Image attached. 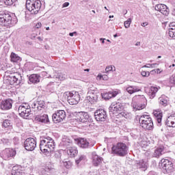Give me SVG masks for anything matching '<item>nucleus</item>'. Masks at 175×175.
<instances>
[{"mask_svg": "<svg viewBox=\"0 0 175 175\" xmlns=\"http://www.w3.org/2000/svg\"><path fill=\"white\" fill-rule=\"evenodd\" d=\"M69 105H77L80 102V94L77 92H69L67 96Z\"/></svg>", "mask_w": 175, "mask_h": 175, "instance_id": "11", "label": "nucleus"}, {"mask_svg": "<svg viewBox=\"0 0 175 175\" xmlns=\"http://www.w3.org/2000/svg\"><path fill=\"white\" fill-rule=\"evenodd\" d=\"M155 10L157 12H161L164 16H167L169 14V8L165 4H157L155 6Z\"/></svg>", "mask_w": 175, "mask_h": 175, "instance_id": "20", "label": "nucleus"}, {"mask_svg": "<svg viewBox=\"0 0 175 175\" xmlns=\"http://www.w3.org/2000/svg\"><path fill=\"white\" fill-rule=\"evenodd\" d=\"M109 79V77H107V75H103V80H108Z\"/></svg>", "mask_w": 175, "mask_h": 175, "instance_id": "53", "label": "nucleus"}, {"mask_svg": "<svg viewBox=\"0 0 175 175\" xmlns=\"http://www.w3.org/2000/svg\"><path fill=\"white\" fill-rule=\"evenodd\" d=\"M172 66L173 68H174L175 64H172V65L169 66V68H172Z\"/></svg>", "mask_w": 175, "mask_h": 175, "instance_id": "60", "label": "nucleus"}, {"mask_svg": "<svg viewBox=\"0 0 175 175\" xmlns=\"http://www.w3.org/2000/svg\"><path fill=\"white\" fill-rule=\"evenodd\" d=\"M35 121H37V122H42V124H49L50 123V119H49V115H47V114H42V115L36 116Z\"/></svg>", "mask_w": 175, "mask_h": 175, "instance_id": "19", "label": "nucleus"}, {"mask_svg": "<svg viewBox=\"0 0 175 175\" xmlns=\"http://www.w3.org/2000/svg\"><path fill=\"white\" fill-rule=\"evenodd\" d=\"M102 161H103V159H102L100 157L96 154L93 155L92 163L94 166H99V165L102 163Z\"/></svg>", "mask_w": 175, "mask_h": 175, "instance_id": "32", "label": "nucleus"}, {"mask_svg": "<svg viewBox=\"0 0 175 175\" xmlns=\"http://www.w3.org/2000/svg\"><path fill=\"white\" fill-rule=\"evenodd\" d=\"M18 111L21 117H28L31 114V106L27 103H23L19 106Z\"/></svg>", "mask_w": 175, "mask_h": 175, "instance_id": "12", "label": "nucleus"}, {"mask_svg": "<svg viewBox=\"0 0 175 175\" xmlns=\"http://www.w3.org/2000/svg\"><path fill=\"white\" fill-rule=\"evenodd\" d=\"M47 72H46V71H43L42 72V76H46V74Z\"/></svg>", "mask_w": 175, "mask_h": 175, "instance_id": "58", "label": "nucleus"}, {"mask_svg": "<svg viewBox=\"0 0 175 175\" xmlns=\"http://www.w3.org/2000/svg\"><path fill=\"white\" fill-rule=\"evenodd\" d=\"M112 94H111V96H113V98H116L117 95H118V91H113L111 92Z\"/></svg>", "mask_w": 175, "mask_h": 175, "instance_id": "49", "label": "nucleus"}, {"mask_svg": "<svg viewBox=\"0 0 175 175\" xmlns=\"http://www.w3.org/2000/svg\"><path fill=\"white\" fill-rule=\"evenodd\" d=\"M16 154V152L15 150L12 148H6L3 151V158L5 161H8L9 159H11V158H13Z\"/></svg>", "mask_w": 175, "mask_h": 175, "instance_id": "17", "label": "nucleus"}, {"mask_svg": "<svg viewBox=\"0 0 175 175\" xmlns=\"http://www.w3.org/2000/svg\"><path fill=\"white\" fill-rule=\"evenodd\" d=\"M159 104L161 105V106L166 107L169 103V98H167V96H166L165 95L163 94L161 97L159 98Z\"/></svg>", "mask_w": 175, "mask_h": 175, "instance_id": "31", "label": "nucleus"}, {"mask_svg": "<svg viewBox=\"0 0 175 175\" xmlns=\"http://www.w3.org/2000/svg\"><path fill=\"white\" fill-rule=\"evenodd\" d=\"M153 114L154 117H156V120L159 124L158 125L160 126V125H161V123L162 122V116H163L162 111H161V110L159 109L154 110L153 111Z\"/></svg>", "mask_w": 175, "mask_h": 175, "instance_id": "29", "label": "nucleus"}, {"mask_svg": "<svg viewBox=\"0 0 175 175\" xmlns=\"http://www.w3.org/2000/svg\"><path fill=\"white\" fill-rule=\"evenodd\" d=\"M124 28H129L131 27V24H132V18H129L127 21H124Z\"/></svg>", "mask_w": 175, "mask_h": 175, "instance_id": "40", "label": "nucleus"}, {"mask_svg": "<svg viewBox=\"0 0 175 175\" xmlns=\"http://www.w3.org/2000/svg\"><path fill=\"white\" fill-rule=\"evenodd\" d=\"M5 5L8 6H12L17 0H3Z\"/></svg>", "mask_w": 175, "mask_h": 175, "instance_id": "42", "label": "nucleus"}, {"mask_svg": "<svg viewBox=\"0 0 175 175\" xmlns=\"http://www.w3.org/2000/svg\"><path fill=\"white\" fill-rule=\"evenodd\" d=\"M150 72H147V71H142L141 75L143 76V77H148L150 75Z\"/></svg>", "mask_w": 175, "mask_h": 175, "instance_id": "48", "label": "nucleus"}, {"mask_svg": "<svg viewBox=\"0 0 175 175\" xmlns=\"http://www.w3.org/2000/svg\"><path fill=\"white\" fill-rule=\"evenodd\" d=\"M113 17H114V16H109V18H113Z\"/></svg>", "mask_w": 175, "mask_h": 175, "instance_id": "63", "label": "nucleus"}, {"mask_svg": "<svg viewBox=\"0 0 175 175\" xmlns=\"http://www.w3.org/2000/svg\"><path fill=\"white\" fill-rule=\"evenodd\" d=\"M126 92L129 94L130 95H132V94H135L136 92H140L142 91L141 89L139 88V87L136 85H129L126 88Z\"/></svg>", "mask_w": 175, "mask_h": 175, "instance_id": "27", "label": "nucleus"}, {"mask_svg": "<svg viewBox=\"0 0 175 175\" xmlns=\"http://www.w3.org/2000/svg\"><path fill=\"white\" fill-rule=\"evenodd\" d=\"M149 143L147 141H142L140 143V146L142 148H147L149 146Z\"/></svg>", "mask_w": 175, "mask_h": 175, "instance_id": "44", "label": "nucleus"}, {"mask_svg": "<svg viewBox=\"0 0 175 175\" xmlns=\"http://www.w3.org/2000/svg\"><path fill=\"white\" fill-rule=\"evenodd\" d=\"M124 109V104L112 103L109 110L110 114H116L118 111H122Z\"/></svg>", "mask_w": 175, "mask_h": 175, "instance_id": "16", "label": "nucleus"}, {"mask_svg": "<svg viewBox=\"0 0 175 175\" xmlns=\"http://www.w3.org/2000/svg\"><path fill=\"white\" fill-rule=\"evenodd\" d=\"M29 80L32 84H38L40 82V75L38 74H33L29 76Z\"/></svg>", "mask_w": 175, "mask_h": 175, "instance_id": "28", "label": "nucleus"}, {"mask_svg": "<svg viewBox=\"0 0 175 175\" xmlns=\"http://www.w3.org/2000/svg\"><path fill=\"white\" fill-rule=\"evenodd\" d=\"M53 78L55 79V83H58L59 81H62L66 79V75L61 72H54Z\"/></svg>", "mask_w": 175, "mask_h": 175, "instance_id": "26", "label": "nucleus"}, {"mask_svg": "<svg viewBox=\"0 0 175 175\" xmlns=\"http://www.w3.org/2000/svg\"><path fill=\"white\" fill-rule=\"evenodd\" d=\"M133 99H139L143 104H137L135 101H132L131 107H133L134 111H137V110H143L146 109V105L147 104V99L143 95L135 96Z\"/></svg>", "mask_w": 175, "mask_h": 175, "instance_id": "8", "label": "nucleus"}, {"mask_svg": "<svg viewBox=\"0 0 175 175\" xmlns=\"http://www.w3.org/2000/svg\"><path fill=\"white\" fill-rule=\"evenodd\" d=\"M46 31H49L50 27H46Z\"/></svg>", "mask_w": 175, "mask_h": 175, "instance_id": "62", "label": "nucleus"}, {"mask_svg": "<svg viewBox=\"0 0 175 175\" xmlns=\"http://www.w3.org/2000/svg\"><path fill=\"white\" fill-rule=\"evenodd\" d=\"M100 40H102V43H105V40H106V38H100Z\"/></svg>", "mask_w": 175, "mask_h": 175, "instance_id": "57", "label": "nucleus"}, {"mask_svg": "<svg viewBox=\"0 0 175 175\" xmlns=\"http://www.w3.org/2000/svg\"><path fill=\"white\" fill-rule=\"evenodd\" d=\"M122 117H124L126 120H131L132 118V113L126 111H123L120 113Z\"/></svg>", "mask_w": 175, "mask_h": 175, "instance_id": "37", "label": "nucleus"}, {"mask_svg": "<svg viewBox=\"0 0 175 175\" xmlns=\"http://www.w3.org/2000/svg\"><path fill=\"white\" fill-rule=\"evenodd\" d=\"M61 144L64 147H67V148L68 147H72L73 146L72 140L68 138V137H63Z\"/></svg>", "mask_w": 175, "mask_h": 175, "instance_id": "30", "label": "nucleus"}, {"mask_svg": "<svg viewBox=\"0 0 175 175\" xmlns=\"http://www.w3.org/2000/svg\"><path fill=\"white\" fill-rule=\"evenodd\" d=\"M4 83L7 85H17L21 83V75L16 72L12 75L5 77Z\"/></svg>", "mask_w": 175, "mask_h": 175, "instance_id": "7", "label": "nucleus"}, {"mask_svg": "<svg viewBox=\"0 0 175 175\" xmlns=\"http://www.w3.org/2000/svg\"><path fill=\"white\" fill-rule=\"evenodd\" d=\"M128 146L122 142H119L113 145L111 148V154L118 155V157H125L128 154Z\"/></svg>", "mask_w": 175, "mask_h": 175, "instance_id": "2", "label": "nucleus"}, {"mask_svg": "<svg viewBox=\"0 0 175 175\" xmlns=\"http://www.w3.org/2000/svg\"><path fill=\"white\" fill-rule=\"evenodd\" d=\"M0 23L5 27H9V25H13V24H14L12 19V16L9 14H1Z\"/></svg>", "mask_w": 175, "mask_h": 175, "instance_id": "13", "label": "nucleus"}, {"mask_svg": "<svg viewBox=\"0 0 175 175\" xmlns=\"http://www.w3.org/2000/svg\"><path fill=\"white\" fill-rule=\"evenodd\" d=\"M3 126L4 128H12V123L10 122V120H5L3 122Z\"/></svg>", "mask_w": 175, "mask_h": 175, "instance_id": "38", "label": "nucleus"}, {"mask_svg": "<svg viewBox=\"0 0 175 175\" xmlns=\"http://www.w3.org/2000/svg\"><path fill=\"white\" fill-rule=\"evenodd\" d=\"M142 27H147V25H148V23L147 22H144L143 23H142Z\"/></svg>", "mask_w": 175, "mask_h": 175, "instance_id": "54", "label": "nucleus"}, {"mask_svg": "<svg viewBox=\"0 0 175 175\" xmlns=\"http://www.w3.org/2000/svg\"><path fill=\"white\" fill-rule=\"evenodd\" d=\"M24 147L27 151H33L36 148V140L32 137L27 138L24 142Z\"/></svg>", "mask_w": 175, "mask_h": 175, "instance_id": "14", "label": "nucleus"}, {"mask_svg": "<svg viewBox=\"0 0 175 175\" xmlns=\"http://www.w3.org/2000/svg\"><path fill=\"white\" fill-rule=\"evenodd\" d=\"M161 166L165 174L172 173L174 170L173 163L168 159H162Z\"/></svg>", "mask_w": 175, "mask_h": 175, "instance_id": "9", "label": "nucleus"}, {"mask_svg": "<svg viewBox=\"0 0 175 175\" xmlns=\"http://www.w3.org/2000/svg\"><path fill=\"white\" fill-rule=\"evenodd\" d=\"M38 40H40V42H43V38L42 37H38Z\"/></svg>", "mask_w": 175, "mask_h": 175, "instance_id": "55", "label": "nucleus"}, {"mask_svg": "<svg viewBox=\"0 0 175 175\" xmlns=\"http://www.w3.org/2000/svg\"><path fill=\"white\" fill-rule=\"evenodd\" d=\"M31 109H33L34 111H38V110H42L44 109V101H33L31 104Z\"/></svg>", "mask_w": 175, "mask_h": 175, "instance_id": "18", "label": "nucleus"}, {"mask_svg": "<svg viewBox=\"0 0 175 175\" xmlns=\"http://www.w3.org/2000/svg\"><path fill=\"white\" fill-rule=\"evenodd\" d=\"M111 92H108V93H105L103 94V97L105 98V99H111V98H113Z\"/></svg>", "mask_w": 175, "mask_h": 175, "instance_id": "46", "label": "nucleus"}, {"mask_svg": "<svg viewBox=\"0 0 175 175\" xmlns=\"http://www.w3.org/2000/svg\"><path fill=\"white\" fill-rule=\"evenodd\" d=\"M116 71V67L114 66H108L105 68V73H109V72Z\"/></svg>", "mask_w": 175, "mask_h": 175, "instance_id": "41", "label": "nucleus"}, {"mask_svg": "<svg viewBox=\"0 0 175 175\" xmlns=\"http://www.w3.org/2000/svg\"><path fill=\"white\" fill-rule=\"evenodd\" d=\"M117 36H118L117 34L113 35L114 38H117Z\"/></svg>", "mask_w": 175, "mask_h": 175, "instance_id": "64", "label": "nucleus"}, {"mask_svg": "<svg viewBox=\"0 0 175 175\" xmlns=\"http://www.w3.org/2000/svg\"><path fill=\"white\" fill-rule=\"evenodd\" d=\"M77 144L81 148H88L90 146V142L85 138H79Z\"/></svg>", "mask_w": 175, "mask_h": 175, "instance_id": "25", "label": "nucleus"}, {"mask_svg": "<svg viewBox=\"0 0 175 175\" xmlns=\"http://www.w3.org/2000/svg\"><path fill=\"white\" fill-rule=\"evenodd\" d=\"M165 124L167 126L170 128H175V113L171 114L167 118Z\"/></svg>", "mask_w": 175, "mask_h": 175, "instance_id": "23", "label": "nucleus"}, {"mask_svg": "<svg viewBox=\"0 0 175 175\" xmlns=\"http://www.w3.org/2000/svg\"><path fill=\"white\" fill-rule=\"evenodd\" d=\"M162 152H163V148H157L153 153V157L154 158H159L162 155Z\"/></svg>", "mask_w": 175, "mask_h": 175, "instance_id": "36", "label": "nucleus"}, {"mask_svg": "<svg viewBox=\"0 0 175 175\" xmlns=\"http://www.w3.org/2000/svg\"><path fill=\"white\" fill-rule=\"evenodd\" d=\"M163 70L161 68H157L150 71V75H159L162 73Z\"/></svg>", "mask_w": 175, "mask_h": 175, "instance_id": "39", "label": "nucleus"}, {"mask_svg": "<svg viewBox=\"0 0 175 175\" xmlns=\"http://www.w3.org/2000/svg\"><path fill=\"white\" fill-rule=\"evenodd\" d=\"M103 75L98 74L96 77V80H103Z\"/></svg>", "mask_w": 175, "mask_h": 175, "instance_id": "51", "label": "nucleus"}, {"mask_svg": "<svg viewBox=\"0 0 175 175\" xmlns=\"http://www.w3.org/2000/svg\"><path fill=\"white\" fill-rule=\"evenodd\" d=\"M94 117L96 121L104 122L107 118V113L104 109H98L94 112Z\"/></svg>", "mask_w": 175, "mask_h": 175, "instance_id": "15", "label": "nucleus"}, {"mask_svg": "<svg viewBox=\"0 0 175 175\" xmlns=\"http://www.w3.org/2000/svg\"><path fill=\"white\" fill-rule=\"evenodd\" d=\"M55 148V143L54 142V139L51 137H45L43 139H41L40 149L45 155L51 154Z\"/></svg>", "mask_w": 175, "mask_h": 175, "instance_id": "1", "label": "nucleus"}, {"mask_svg": "<svg viewBox=\"0 0 175 175\" xmlns=\"http://www.w3.org/2000/svg\"><path fill=\"white\" fill-rule=\"evenodd\" d=\"M99 90L94 85H90L88 88L87 100L92 105L94 103H96L98 102V99L99 98Z\"/></svg>", "mask_w": 175, "mask_h": 175, "instance_id": "4", "label": "nucleus"}, {"mask_svg": "<svg viewBox=\"0 0 175 175\" xmlns=\"http://www.w3.org/2000/svg\"><path fill=\"white\" fill-rule=\"evenodd\" d=\"M159 90V88H158V87L152 86L146 90V94H148L150 99H154V98H155Z\"/></svg>", "mask_w": 175, "mask_h": 175, "instance_id": "22", "label": "nucleus"}, {"mask_svg": "<svg viewBox=\"0 0 175 175\" xmlns=\"http://www.w3.org/2000/svg\"><path fill=\"white\" fill-rule=\"evenodd\" d=\"M170 83L175 85V73L170 77Z\"/></svg>", "mask_w": 175, "mask_h": 175, "instance_id": "47", "label": "nucleus"}, {"mask_svg": "<svg viewBox=\"0 0 175 175\" xmlns=\"http://www.w3.org/2000/svg\"><path fill=\"white\" fill-rule=\"evenodd\" d=\"M72 116L75 117V120L79 124H84V125H90V115L87 112H74Z\"/></svg>", "mask_w": 175, "mask_h": 175, "instance_id": "6", "label": "nucleus"}, {"mask_svg": "<svg viewBox=\"0 0 175 175\" xmlns=\"http://www.w3.org/2000/svg\"><path fill=\"white\" fill-rule=\"evenodd\" d=\"M35 38H36V35H34L33 37H31V39H35Z\"/></svg>", "mask_w": 175, "mask_h": 175, "instance_id": "61", "label": "nucleus"}, {"mask_svg": "<svg viewBox=\"0 0 175 175\" xmlns=\"http://www.w3.org/2000/svg\"><path fill=\"white\" fill-rule=\"evenodd\" d=\"M66 152L70 158H75L77 155V148L75 146H68L67 147Z\"/></svg>", "mask_w": 175, "mask_h": 175, "instance_id": "24", "label": "nucleus"}, {"mask_svg": "<svg viewBox=\"0 0 175 175\" xmlns=\"http://www.w3.org/2000/svg\"><path fill=\"white\" fill-rule=\"evenodd\" d=\"M12 105L13 100L10 99H7L1 102V108L2 109V110H10V109H12Z\"/></svg>", "mask_w": 175, "mask_h": 175, "instance_id": "21", "label": "nucleus"}, {"mask_svg": "<svg viewBox=\"0 0 175 175\" xmlns=\"http://www.w3.org/2000/svg\"><path fill=\"white\" fill-rule=\"evenodd\" d=\"M156 66H158V64H157V63L152 64H147L146 65H144V66H142V68H154Z\"/></svg>", "mask_w": 175, "mask_h": 175, "instance_id": "45", "label": "nucleus"}, {"mask_svg": "<svg viewBox=\"0 0 175 175\" xmlns=\"http://www.w3.org/2000/svg\"><path fill=\"white\" fill-rule=\"evenodd\" d=\"M137 167L146 170L148 167L147 162L144 161V160H141L139 163H137Z\"/></svg>", "mask_w": 175, "mask_h": 175, "instance_id": "35", "label": "nucleus"}, {"mask_svg": "<svg viewBox=\"0 0 175 175\" xmlns=\"http://www.w3.org/2000/svg\"><path fill=\"white\" fill-rule=\"evenodd\" d=\"M69 6V2H66L62 5V8H68Z\"/></svg>", "mask_w": 175, "mask_h": 175, "instance_id": "52", "label": "nucleus"}, {"mask_svg": "<svg viewBox=\"0 0 175 175\" xmlns=\"http://www.w3.org/2000/svg\"><path fill=\"white\" fill-rule=\"evenodd\" d=\"M10 58L12 62H18V61H21V58L20 57V56L13 52L11 53Z\"/></svg>", "mask_w": 175, "mask_h": 175, "instance_id": "34", "label": "nucleus"}, {"mask_svg": "<svg viewBox=\"0 0 175 175\" xmlns=\"http://www.w3.org/2000/svg\"><path fill=\"white\" fill-rule=\"evenodd\" d=\"M135 46H140V42H137Z\"/></svg>", "mask_w": 175, "mask_h": 175, "instance_id": "59", "label": "nucleus"}, {"mask_svg": "<svg viewBox=\"0 0 175 175\" xmlns=\"http://www.w3.org/2000/svg\"><path fill=\"white\" fill-rule=\"evenodd\" d=\"M76 33H77V32L75 31V32H73V33H70L69 35H70V36H74V35L76 34Z\"/></svg>", "mask_w": 175, "mask_h": 175, "instance_id": "56", "label": "nucleus"}, {"mask_svg": "<svg viewBox=\"0 0 175 175\" xmlns=\"http://www.w3.org/2000/svg\"><path fill=\"white\" fill-rule=\"evenodd\" d=\"M42 27V23H38L36 25H35V28H36L37 29H39V28Z\"/></svg>", "mask_w": 175, "mask_h": 175, "instance_id": "50", "label": "nucleus"}, {"mask_svg": "<svg viewBox=\"0 0 175 175\" xmlns=\"http://www.w3.org/2000/svg\"><path fill=\"white\" fill-rule=\"evenodd\" d=\"M169 27V36L170 38H175V23H171Z\"/></svg>", "mask_w": 175, "mask_h": 175, "instance_id": "33", "label": "nucleus"}, {"mask_svg": "<svg viewBox=\"0 0 175 175\" xmlns=\"http://www.w3.org/2000/svg\"><path fill=\"white\" fill-rule=\"evenodd\" d=\"M85 159V156L84 155H80L79 157L75 160L76 164L79 165L81 161H84Z\"/></svg>", "mask_w": 175, "mask_h": 175, "instance_id": "43", "label": "nucleus"}, {"mask_svg": "<svg viewBox=\"0 0 175 175\" xmlns=\"http://www.w3.org/2000/svg\"><path fill=\"white\" fill-rule=\"evenodd\" d=\"M42 8V2L40 0H27L26 9L31 12L32 14H38L39 10Z\"/></svg>", "mask_w": 175, "mask_h": 175, "instance_id": "3", "label": "nucleus"}, {"mask_svg": "<svg viewBox=\"0 0 175 175\" xmlns=\"http://www.w3.org/2000/svg\"><path fill=\"white\" fill-rule=\"evenodd\" d=\"M65 118H66V112L64 110L57 111L52 116V120L55 124H59V122H62Z\"/></svg>", "mask_w": 175, "mask_h": 175, "instance_id": "10", "label": "nucleus"}, {"mask_svg": "<svg viewBox=\"0 0 175 175\" xmlns=\"http://www.w3.org/2000/svg\"><path fill=\"white\" fill-rule=\"evenodd\" d=\"M140 125L144 129H147L148 131H152L154 129V123L152 122V119L150 116L144 114L139 118Z\"/></svg>", "mask_w": 175, "mask_h": 175, "instance_id": "5", "label": "nucleus"}]
</instances>
